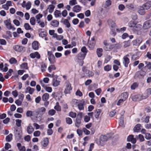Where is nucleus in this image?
<instances>
[{
  "instance_id": "9d476101",
  "label": "nucleus",
  "mask_w": 151,
  "mask_h": 151,
  "mask_svg": "<svg viewBox=\"0 0 151 151\" xmlns=\"http://www.w3.org/2000/svg\"><path fill=\"white\" fill-rule=\"evenodd\" d=\"M129 55L127 54L124 56L123 58V63L125 67H127L129 63Z\"/></svg>"
},
{
  "instance_id": "680f3d73",
  "label": "nucleus",
  "mask_w": 151,
  "mask_h": 151,
  "mask_svg": "<svg viewBox=\"0 0 151 151\" xmlns=\"http://www.w3.org/2000/svg\"><path fill=\"white\" fill-rule=\"evenodd\" d=\"M46 35V33L45 32H42L39 34V36L42 37H45Z\"/></svg>"
},
{
  "instance_id": "dca6fc26",
  "label": "nucleus",
  "mask_w": 151,
  "mask_h": 151,
  "mask_svg": "<svg viewBox=\"0 0 151 151\" xmlns=\"http://www.w3.org/2000/svg\"><path fill=\"white\" fill-rule=\"evenodd\" d=\"M145 9L143 6H140L139 7L138 12L140 15H144L145 13Z\"/></svg>"
},
{
  "instance_id": "f3484780",
  "label": "nucleus",
  "mask_w": 151,
  "mask_h": 151,
  "mask_svg": "<svg viewBox=\"0 0 151 151\" xmlns=\"http://www.w3.org/2000/svg\"><path fill=\"white\" fill-rule=\"evenodd\" d=\"M81 7L79 5H76L74 6L73 11L75 12H78L81 10Z\"/></svg>"
},
{
  "instance_id": "f8f14e48",
  "label": "nucleus",
  "mask_w": 151,
  "mask_h": 151,
  "mask_svg": "<svg viewBox=\"0 0 151 151\" xmlns=\"http://www.w3.org/2000/svg\"><path fill=\"white\" fill-rule=\"evenodd\" d=\"M35 90L34 88H31L30 86H28L25 89V93H29L30 94H32Z\"/></svg>"
},
{
  "instance_id": "5fc2aeb1",
  "label": "nucleus",
  "mask_w": 151,
  "mask_h": 151,
  "mask_svg": "<svg viewBox=\"0 0 151 151\" xmlns=\"http://www.w3.org/2000/svg\"><path fill=\"white\" fill-rule=\"evenodd\" d=\"M82 131L86 135H88L90 134V131L87 130L85 128H84L83 129Z\"/></svg>"
},
{
  "instance_id": "3c124183",
  "label": "nucleus",
  "mask_w": 151,
  "mask_h": 151,
  "mask_svg": "<svg viewBox=\"0 0 151 151\" xmlns=\"http://www.w3.org/2000/svg\"><path fill=\"white\" fill-rule=\"evenodd\" d=\"M13 23L17 26H19L20 25V22L19 21L16 19L13 20Z\"/></svg>"
},
{
  "instance_id": "423d86ee",
  "label": "nucleus",
  "mask_w": 151,
  "mask_h": 151,
  "mask_svg": "<svg viewBox=\"0 0 151 151\" xmlns=\"http://www.w3.org/2000/svg\"><path fill=\"white\" fill-rule=\"evenodd\" d=\"M72 90L71 84L69 82H66L65 83V88L64 91V93L65 94H69Z\"/></svg>"
},
{
  "instance_id": "4468645a",
  "label": "nucleus",
  "mask_w": 151,
  "mask_h": 151,
  "mask_svg": "<svg viewBox=\"0 0 151 151\" xmlns=\"http://www.w3.org/2000/svg\"><path fill=\"white\" fill-rule=\"evenodd\" d=\"M128 96V94L127 93L125 92L122 93L119 96L118 98L121 99L124 101H125Z\"/></svg>"
},
{
  "instance_id": "9b49d317",
  "label": "nucleus",
  "mask_w": 151,
  "mask_h": 151,
  "mask_svg": "<svg viewBox=\"0 0 151 151\" xmlns=\"http://www.w3.org/2000/svg\"><path fill=\"white\" fill-rule=\"evenodd\" d=\"M151 27V20H149L145 22L143 25V28L145 29H147Z\"/></svg>"
},
{
  "instance_id": "603ef678",
  "label": "nucleus",
  "mask_w": 151,
  "mask_h": 151,
  "mask_svg": "<svg viewBox=\"0 0 151 151\" xmlns=\"http://www.w3.org/2000/svg\"><path fill=\"white\" fill-rule=\"evenodd\" d=\"M31 7V3L30 1H28L26 3L25 8L27 10L29 9Z\"/></svg>"
},
{
  "instance_id": "864d4df0",
  "label": "nucleus",
  "mask_w": 151,
  "mask_h": 151,
  "mask_svg": "<svg viewBox=\"0 0 151 151\" xmlns=\"http://www.w3.org/2000/svg\"><path fill=\"white\" fill-rule=\"evenodd\" d=\"M111 66L109 65H107L104 67V70L106 71H109L111 69Z\"/></svg>"
},
{
  "instance_id": "e433bc0d",
  "label": "nucleus",
  "mask_w": 151,
  "mask_h": 151,
  "mask_svg": "<svg viewBox=\"0 0 151 151\" xmlns=\"http://www.w3.org/2000/svg\"><path fill=\"white\" fill-rule=\"evenodd\" d=\"M95 42L90 41L88 44V47L91 49H93L95 45Z\"/></svg>"
},
{
  "instance_id": "a878e982",
  "label": "nucleus",
  "mask_w": 151,
  "mask_h": 151,
  "mask_svg": "<svg viewBox=\"0 0 151 151\" xmlns=\"http://www.w3.org/2000/svg\"><path fill=\"white\" fill-rule=\"evenodd\" d=\"M111 1L110 0H106L104 5V7L105 8H107L111 4Z\"/></svg>"
},
{
  "instance_id": "393cba45",
  "label": "nucleus",
  "mask_w": 151,
  "mask_h": 151,
  "mask_svg": "<svg viewBox=\"0 0 151 151\" xmlns=\"http://www.w3.org/2000/svg\"><path fill=\"white\" fill-rule=\"evenodd\" d=\"M103 51V50L102 48H99L97 49L96 53L99 57H100L102 56Z\"/></svg>"
},
{
  "instance_id": "f03ea898",
  "label": "nucleus",
  "mask_w": 151,
  "mask_h": 151,
  "mask_svg": "<svg viewBox=\"0 0 151 151\" xmlns=\"http://www.w3.org/2000/svg\"><path fill=\"white\" fill-rule=\"evenodd\" d=\"M86 56V54H84L82 52L78 54L75 58L76 62L78 63L80 65H83L84 63L83 60Z\"/></svg>"
},
{
  "instance_id": "ea45409f",
  "label": "nucleus",
  "mask_w": 151,
  "mask_h": 151,
  "mask_svg": "<svg viewBox=\"0 0 151 151\" xmlns=\"http://www.w3.org/2000/svg\"><path fill=\"white\" fill-rule=\"evenodd\" d=\"M24 27L25 29L27 30H30L32 29L29 24L28 23H25L24 24Z\"/></svg>"
},
{
  "instance_id": "052dcab7",
  "label": "nucleus",
  "mask_w": 151,
  "mask_h": 151,
  "mask_svg": "<svg viewBox=\"0 0 151 151\" xmlns=\"http://www.w3.org/2000/svg\"><path fill=\"white\" fill-rule=\"evenodd\" d=\"M33 112L31 111H28L26 112V115L27 117H31L32 116Z\"/></svg>"
},
{
  "instance_id": "c85d7f7f",
  "label": "nucleus",
  "mask_w": 151,
  "mask_h": 151,
  "mask_svg": "<svg viewBox=\"0 0 151 151\" xmlns=\"http://www.w3.org/2000/svg\"><path fill=\"white\" fill-rule=\"evenodd\" d=\"M49 95L47 93L44 94L42 96V99L43 101H47L49 99Z\"/></svg>"
},
{
  "instance_id": "c03bdc74",
  "label": "nucleus",
  "mask_w": 151,
  "mask_h": 151,
  "mask_svg": "<svg viewBox=\"0 0 151 151\" xmlns=\"http://www.w3.org/2000/svg\"><path fill=\"white\" fill-rule=\"evenodd\" d=\"M77 4L76 0H70L69 1V4L71 6L75 5Z\"/></svg>"
},
{
  "instance_id": "a211bd4d",
  "label": "nucleus",
  "mask_w": 151,
  "mask_h": 151,
  "mask_svg": "<svg viewBox=\"0 0 151 151\" xmlns=\"http://www.w3.org/2000/svg\"><path fill=\"white\" fill-rule=\"evenodd\" d=\"M141 42V39L139 38L133 41L132 43L134 45L138 46L139 45Z\"/></svg>"
},
{
  "instance_id": "b1692460",
  "label": "nucleus",
  "mask_w": 151,
  "mask_h": 151,
  "mask_svg": "<svg viewBox=\"0 0 151 151\" xmlns=\"http://www.w3.org/2000/svg\"><path fill=\"white\" fill-rule=\"evenodd\" d=\"M144 76L143 73L142 71H138L136 72L135 75V77L141 78Z\"/></svg>"
},
{
  "instance_id": "4d7b16f0",
  "label": "nucleus",
  "mask_w": 151,
  "mask_h": 151,
  "mask_svg": "<svg viewBox=\"0 0 151 151\" xmlns=\"http://www.w3.org/2000/svg\"><path fill=\"white\" fill-rule=\"evenodd\" d=\"M16 124L18 127H20L21 126L22 120L19 119H17L16 120Z\"/></svg>"
},
{
  "instance_id": "c9c22d12",
  "label": "nucleus",
  "mask_w": 151,
  "mask_h": 151,
  "mask_svg": "<svg viewBox=\"0 0 151 151\" xmlns=\"http://www.w3.org/2000/svg\"><path fill=\"white\" fill-rule=\"evenodd\" d=\"M54 15L56 18H58L61 15V13L60 11L56 10L54 12Z\"/></svg>"
},
{
  "instance_id": "49530a36",
  "label": "nucleus",
  "mask_w": 151,
  "mask_h": 151,
  "mask_svg": "<svg viewBox=\"0 0 151 151\" xmlns=\"http://www.w3.org/2000/svg\"><path fill=\"white\" fill-rule=\"evenodd\" d=\"M63 23L67 27L69 28L70 27V24L68 19H65L63 21Z\"/></svg>"
},
{
  "instance_id": "37998d69",
  "label": "nucleus",
  "mask_w": 151,
  "mask_h": 151,
  "mask_svg": "<svg viewBox=\"0 0 151 151\" xmlns=\"http://www.w3.org/2000/svg\"><path fill=\"white\" fill-rule=\"evenodd\" d=\"M47 66L45 63H42L41 65V69L42 72H44L45 71Z\"/></svg>"
},
{
  "instance_id": "a18cd8bd",
  "label": "nucleus",
  "mask_w": 151,
  "mask_h": 151,
  "mask_svg": "<svg viewBox=\"0 0 151 151\" xmlns=\"http://www.w3.org/2000/svg\"><path fill=\"white\" fill-rule=\"evenodd\" d=\"M56 68L54 65H52L49 66L48 68V70L50 73L51 72L52 70H55Z\"/></svg>"
},
{
  "instance_id": "58836bf2",
  "label": "nucleus",
  "mask_w": 151,
  "mask_h": 151,
  "mask_svg": "<svg viewBox=\"0 0 151 151\" xmlns=\"http://www.w3.org/2000/svg\"><path fill=\"white\" fill-rule=\"evenodd\" d=\"M101 113V110L100 109H98L96 110L95 112V116L96 118H97L99 117Z\"/></svg>"
},
{
  "instance_id": "f704fd0d",
  "label": "nucleus",
  "mask_w": 151,
  "mask_h": 151,
  "mask_svg": "<svg viewBox=\"0 0 151 151\" xmlns=\"http://www.w3.org/2000/svg\"><path fill=\"white\" fill-rule=\"evenodd\" d=\"M12 134H10L9 135L6 136V140L7 142H10L12 139Z\"/></svg>"
},
{
  "instance_id": "bb28decb",
  "label": "nucleus",
  "mask_w": 151,
  "mask_h": 151,
  "mask_svg": "<svg viewBox=\"0 0 151 151\" xmlns=\"http://www.w3.org/2000/svg\"><path fill=\"white\" fill-rule=\"evenodd\" d=\"M55 8V6L53 5L50 4L48 6V7L47 8V10H49V12L50 13H52L54 9Z\"/></svg>"
},
{
  "instance_id": "72a5a7b5",
  "label": "nucleus",
  "mask_w": 151,
  "mask_h": 151,
  "mask_svg": "<svg viewBox=\"0 0 151 151\" xmlns=\"http://www.w3.org/2000/svg\"><path fill=\"white\" fill-rule=\"evenodd\" d=\"M141 124H138L136 125L134 128V130L135 132H138L140 129Z\"/></svg>"
},
{
  "instance_id": "7ed1b4c3",
  "label": "nucleus",
  "mask_w": 151,
  "mask_h": 151,
  "mask_svg": "<svg viewBox=\"0 0 151 151\" xmlns=\"http://www.w3.org/2000/svg\"><path fill=\"white\" fill-rule=\"evenodd\" d=\"M149 94H146V92L145 94L141 95L139 94H136L133 96L132 99L133 101H140L142 99H146L148 97Z\"/></svg>"
},
{
  "instance_id": "a19ab883",
  "label": "nucleus",
  "mask_w": 151,
  "mask_h": 151,
  "mask_svg": "<svg viewBox=\"0 0 151 151\" xmlns=\"http://www.w3.org/2000/svg\"><path fill=\"white\" fill-rule=\"evenodd\" d=\"M36 20L34 17H32L30 18V22L32 25H34L35 24Z\"/></svg>"
},
{
  "instance_id": "6ab92c4d",
  "label": "nucleus",
  "mask_w": 151,
  "mask_h": 151,
  "mask_svg": "<svg viewBox=\"0 0 151 151\" xmlns=\"http://www.w3.org/2000/svg\"><path fill=\"white\" fill-rule=\"evenodd\" d=\"M59 22L56 20H53L51 22L50 25L54 27H57L59 25Z\"/></svg>"
},
{
  "instance_id": "7c9ffc66",
  "label": "nucleus",
  "mask_w": 151,
  "mask_h": 151,
  "mask_svg": "<svg viewBox=\"0 0 151 151\" xmlns=\"http://www.w3.org/2000/svg\"><path fill=\"white\" fill-rule=\"evenodd\" d=\"M21 132L20 131L16 130L15 131V136L19 138H20L22 135Z\"/></svg>"
},
{
  "instance_id": "2eb2a0df",
  "label": "nucleus",
  "mask_w": 151,
  "mask_h": 151,
  "mask_svg": "<svg viewBox=\"0 0 151 151\" xmlns=\"http://www.w3.org/2000/svg\"><path fill=\"white\" fill-rule=\"evenodd\" d=\"M34 128L30 124L27 127V131L29 134L32 133L34 131Z\"/></svg>"
},
{
  "instance_id": "aec40b11",
  "label": "nucleus",
  "mask_w": 151,
  "mask_h": 151,
  "mask_svg": "<svg viewBox=\"0 0 151 151\" xmlns=\"http://www.w3.org/2000/svg\"><path fill=\"white\" fill-rule=\"evenodd\" d=\"M30 57L32 58H36L39 59L40 58V56L39 54L37 52H35L34 53H31L30 54Z\"/></svg>"
},
{
  "instance_id": "20e7f679",
  "label": "nucleus",
  "mask_w": 151,
  "mask_h": 151,
  "mask_svg": "<svg viewBox=\"0 0 151 151\" xmlns=\"http://www.w3.org/2000/svg\"><path fill=\"white\" fill-rule=\"evenodd\" d=\"M10 19H7L4 21V23L6 28L8 29H12L13 31L15 30L16 29V28L14 26H12V25Z\"/></svg>"
},
{
  "instance_id": "0eeeda50",
  "label": "nucleus",
  "mask_w": 151,
  "mask_h": 151,
  "mask_svg": "<svg viewBox=\"0 0 151 151\" xmlns=\"http://www.w3.org/2000/svg\"><path fill=\"white\" fill-rule=\"evenodd\" d=\"M108 139V138L107 136L103 135H101L99 138V145L101 146H103Z\"/></svg>"
},
{
  "instance_id": "473e14b6",
  "label": "nucleus",
  "mask_w": 151,
  "mask_h": 151,
  "mask_svg": "<svg viewBox=\"0 0 151 151\" xmlns=\"http://www.w3.org/2000/svg\"><path fill=\"white\" fill-rule=\"evenodd\" d=\"M46 110V109L44 107H42L39 108L38 111L39 113L41 114H43L45 113Z\"/></svg>"
},
{
  "instance_id": "de8ad7c7",
  "label": "nucleus",
  "mask_w": 151,
  "mask_h": 151,
  "mask_svg": "<svg viewBox=\"0 0 151 151\" xmlns=\"http://www.w3.org/2000/svg\"><path fill=\"white\" fill-rule=\"evenodd\" d=\"M54 109L58 111H60L61 110V107L59 106L58 102L56 103V106L54 107Z\"/></svg>"
},
{
  "instance_id": "338daca9",
  "label": "nucleus",
  "mask_w": 151,
  "mask_h": 151,
  "mask_svg": "<svg viewBox=\"0 0 151 151\" xmlns=\"http://www.w3.org/2000/svg\"><path fill=\"white\" fill-rule=\"evenodd\" d=\"M40 134V132L39 131H35L34 133V136L35 137H38Z\"/></svg>"
},
{
  "instance_id": "2f4dec72",
  "label": "nucleus",
  "mask_w": 151,
  "mask_h": 151,
  "mask_svg": "<svg viewBox=\"0 0 151 151\" xmlns=\"http://www.w3.org/2000/svg\"><path fill=\"white\" fill-rule=\"evenodd\" d=\"M81 123V120L78 119V118H76V122L75 123V125L76 127L78 128L80 127Z\"/></svg>"
},
{
  "instance_id": "5701e85b",
  "label": "nucleus",
  "mask_w": 151,
  "mask_h": 151,
  "mask_svg": "<svg viewBox=\"0 0 151 151\" xmlns=\"http://www.w3.org/2000/svg\"><path fill=\"white\" fill-rule=\"evenodd\" d=\"M111 31L110 32V34L113 36H114L116 34V32L119 30L118 29L112 27H111Z\"/></svg>"
},
{
  "instance_id": "774afa93",
  "label": "nucleus",
  "mask_w": 151,
  "mask_h": 151,
  "mask_svg": "<svg viewBox=\"0 0 151 151\" xmlns=\"http://www.w3.org/2000/svg\"><path fill=\"white\" fill-rule=\"evenodd\" d=\"M146 92V94H149L148 96V97L151 94V88H149L147 89L145 92L144 94Z\"/></svg>"
},
{
  "instance_id": "c756f323",
  "label": "nucleus",
  "mask_w": 151,
  "mask_h": 151,
  "mask_svg": "<svg viewBox=\"0 0 151 151\" xmlns=\"http://www.w3.org/2000/svg\"><path fill=\"white\" fill-rule=\"evenodd\" d=\"M17 146L19 150V151H25V148L24 146H22L21 145L20 143L17 144Z\"/></svg>"
},
{
  "instance_id": "bf43d9fd",
  "label": "nucleus",
  "mask_w": 151,
  "mask_h": 151,
  "mask_svg": "<svg viewBox=\"0 0 151 151\" xmlns=\"http://www.w3.org/2000/svg\"><path fill=\"white\" fill-rule=\"evenodd\" d=\"M130 45V42L127 41H125L124 42V48H126L127 47L129 46Z\"/></svg>"
},
{
  "instance_id": "8fccbe9b",
  "label": "nucleus",
  "mask_w": 151,
  "mask_h": 151,
  "mask_svg": "<svg viewBox=\"0 0 151 151\" xmlns=\"http://www.w3.org/2000/svg\"><path fill=\"white\" fill-rule=\"evenodd\" d=\"M55 112L56 111L52 109L49 111L48 114L50 115L53 116L55 114Z\"/></svg>"
},
{
  "instance_id": "0e129e2a",
  "label": "nucleus",
  "mask_w": 151,
  "mask_h": 151,
  "mask_svg": "<svg viewBox=\"0 0 151 151\" xmlns=\"http://www.w3.org/2000/svg\"><path fill=\"white\" fill-rule=\"evenodd\" d=\"M45 89L47 92L49 93L51 92L52 90L51 87L48 86H45Z\"/></svg>"
},
{
  "instance_id": "6e6d98bb",
  "label": "nucleus",
  "mask_w": 151,
  "mask_h": 151,
  "mask_svg": "<svg viewBox=\"0 0 151 151\" xmlns=\"http://www.w3.org/2000/svg\"><path fill=\"white\" fill-rule=\"evenodd\" d=\"M69 116L73 118H75L76 116V113L73 112H70L69 113Z\"/></svg>"
},
{
  "instance_id": "f257e3e1",
  "label": "nucleus",
  "mask_w": 151,
  "mask_h": 151,
  "mask_svg": "<svg viewBox=\"0 0 151 151\" xmlns=\"http://www.w3.org/2000/svg\"><path fill=\"white\" fill-rule=\"evenodd\" d=\"M128 26L130 29L134 32L140 30L142 26L140 24H137L133 21H131L128 23Z\"/></svg>"
},
{
  "instance_id": "cd10ccee",
  "label": "nucleus",
  "mask_w": 151,
  "mask_h": 151,
  "mask_svg": "<svg viewBox=\"0 0 151 151\" xmlns=\"http://www.w3.org/2000/svg\"><path fill=\"white\" fill-rule=\"evenodd\" d=\"M32 47L35 50H37L39 48L38 42L37 41L34 42L32 43Z\"/></svg>"
},
{
  "instance_id": "6e6552de",
  "label": "nucleus",
  "mask_w": 151,
  "mask_h": 151,
  "mask_svg": "<svg viewBox=\"0 0 151 151\" xmlns=\"http://www.w3.org/2000/svg\"><path fill=\"white\" fill-rule=\"evenodd\" d=\"M84 75L83 77H90L92 76L93 75V73L91 71L89 70L83 68L82 70Z\"/></svg>"
},
{
  "instance_id": "79ce46f5",
  "label": "nucleus",
  "mask_w": 151,
  "mask_h": 151,
  "mask_svg": "<svg viewBox=\"0 0 151 151\" xmlns=\"http://www.w3.org/2000/svg\"><path fill=\"white\" fill-rule=\"evenodd\" d=\"M9 62L11 64H14L17 63V60L15 58H12L9 60Z\"/></svg>"
},
{
  "instance_id": "13d9d810",
  "label": "nucleus",
  "mask_w": 151,
  "mask_h": 151,
  "mask_svg": "<svg viewBox=\"0 0 151 151\" xmlns=\"http://www.w3.org/2000/svg\"><path fill=\"white\" fill-rule=\"evenodd\" d=\"M81 51H82L81 52H82L84 54H86V53L87 52V50L86 48V47L83 46L82 47L81 49Z\"/></svg>"
},
{
  "instance_id": "ddd939ff",
  "label": "nucleus",
  "mask_w": 151,
  "mask_h": 151,
  "mask_svg": "<svg viewBox=\"0 0 151 151\" xmlns=\"http://www.w3.org/2000/svg\"><path fill=\"white\" fill-rule=\"evenodd\" d=\"M42 145L44 147H47L49 143L48 139L47 137L44 138L41 142Z\"/></svg>"
},
{
  "instance_id": "e2e57ef3",
  "label": "nucleus",
  "mask_w": 151,
  "mask_h": 151,
  "mask_svg": "<svg viewBox=\"0 0 151 151\" xmlns=\"http://www.w3.org/2000/svg\"><path fill=\"white\" fill-rule=\"evenodd\" d=\"M60 81H54L53 83V85L55 87L58 86L59 84Z\"/></svg>"
},
{
  "instance_id": "09e8293b",
  "label": "nucleus",
  "mask_w": 151,
  "mask_h": 151,
  "mask_svg": "<svg viewBox=\"0 0 151 151\" xmlns=\"http://www.w3.org/2000/svg\"><path fill=\"white\" fill-rule=\"evenodd\" d=\"M65 120L66 123L68 124H70L72 123V119L69 117L66 118Z\"/></svg>"
},
{
  "instance_id": "69168bd1",
  "label": "nucleus",
  "mask_w": 151,
  "mask_h": 151,
  "mask_svg": "<svg viewBox=\"0 0 151 151\" xmlns=\"http://www.w3.org/2000/svg\"><path fill=\"white\" fill-rule=\"evenodd\" d=\"M118 99H119V100L118 101L117 103V104H116L118 106L120 105L122 103L124 102V101H125L124 100H123V99H120V98H118Z\"/></svg>"
},
{
  "instance_id": "4be33fe9",
  "label": "nucleus",
  "mask_w": 151,
  "mask_h": 151,
  "mask_svg": "<svg viewBox=\"0 0 151 151\" xmlns=\"http://www.w3.org/2000/svg\"><path fill=\"white\" fill-rule=\"evenodd\" d=\"M142 6L144 7L145 9L147 10L149 9L151 6V2L150 1L147 2L143 5Z\"/></svg>"
},
{
  "instance_id": "1a4fd4ad",
  "label": "nucleus",
  "mask_w": 151,
  "mask_h": 151,
  "mask_svg": "<svg viewBox=\"0 0 151 151\" xmlns=\"http://www.w3.org/2000/svg\"><path fill=\"white\" fill-rule=\"evenodd\" d=\"M13 49L15 51L20 52H24L25 50L24 47L18 45L14 46Z\"/></svg>"
},
{
  "instance_id": "412c9836",
  "label": "nucleus",
  "mask_w": 151,
  "mask_h": 151,
  "mask_svg": "<svg viewBox=\"0 0 151 151\" xmlns=\"http://www.w3.org/2000/svg\"><path fill=\"white\" fill-rule=\"evenodd\" d=\"M114 47V46L113 45L109 44L107 46H104V48L106 51H109L112 50Z\"/></svg>"
},
{
  "instance_id": "39448f33",
  "label": "nucleus",
  "mask_w": 151,
  "mask_h": 151,
  "mask_svg": "<svg viewBox=\"0 0 151 151\" xmlns=\"http://www.w3.org/2000/svg\"><path fill=\"white\" fill-rule=\"evenodd\" d=\"M48 60L51 64H54L55 62V58L51 51L47 52Z\"/></svg>"
},
{
  "instance_id": "4c0bfd02",
  "label": "nucleus",
  "mask_w": 151,
  "mask_h": 151,
  "mask_svg": "<svg viewBox=\"0 0 151 151\" xmlns=\"http://www.w3.org/2000/svg\"><path fill=\"white\" fill-rule=\"evenodd\" d=\"M138 83L136 82H134L131 85V88L132 90H134L138 87Z\"/></svg>"
}]
</instances>
